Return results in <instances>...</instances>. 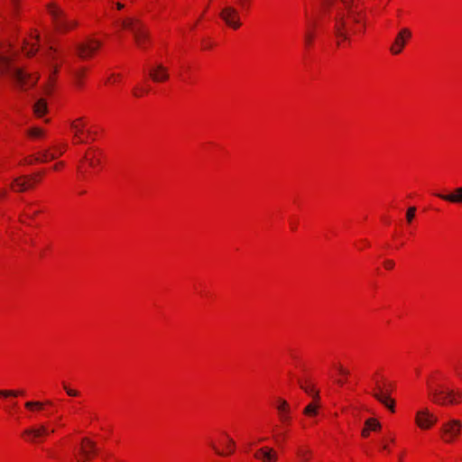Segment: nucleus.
<instances>
[{
	"label": "nucleus",
	"instance_id": "nucleus-24",
	"mask_svg": "<svg viewBox=\"0 0 462 462\" xmlns=\"http://www.w3.org/2000/svg\"><path fill=\"white\" fill-rule=\"evenodd\" d=\"M318 402H311L309 405H307L303 411V413L307 416H315L318 414V409L319 405L317 403Z\"/></svg>",
	"mask_w": 462,
	"mask_h": 462
},
{
	"label": "nucleus",
	"instance_id": "nucleus-39",
	"mask_svg": "<svg viewBox=\"0 0 462 462\" xmlns=\"http://www.w3.org/2000/svg\"><path fill=\"white\" fill-rule=\"evenodd\" d=\"M89 165L94 167L96 164L99 163V160L88 159Z\"/></svg>",
	"mask_w": 462,
	"mask_h": 462
},
{
	"label": "nucleus",
	"instance_id": "nucleus-41",
	"mask_svg": "<svg viewBox=\"0 0 462 462\" xmlns=\"http://www.w3.org/2000/svg\"><path fill=\"white\" fill-rule=\"evenodd\" d=\"M363 437H367L369 435V430L365 427L362 431Z\"/></svg>",
	"mask_w": 462,
	"mask_h": 462
},
{
	"label": "nucleus",
	"instance_id": "nucleus-10",
	"mask_svg": "<svg viewBox=\"0 0 462 462\" xmlns=\"http://www.w3.org/2000/svg\"><path fill=\"white\" fill-rule=\"evenodd\" d=\"M100 46V42L90 39L86 43L77 44L76 49L79 56L82 59H85L91 56Z\"/></svg>",
	"mask_w": 462,
	"mask_h": 462
},
{
	"label": "nucleus",
	"instance_id": "nucleus-17",
	"mask_svg": "<svg viewBox=\"0 0 462 462\" xmlns=\"http://www.w3.org/2000/svg\"><path fill=\"white\" fill-rule=\"evenodd\" d=\"M439 199L450 203L462 204V186L456 188L449 194H436Z\"/></svg>",
	"mask_w": 462,
	"mask_h": 462
},
{
	"label": "nucleus",
	"instance_id": "nucleus-27",
	"mask_svg": "<svg viewBox=\"0 0 462 462\" xmlns=\"http://www.w3.org/2000/svg\"><path fill=\"white\" fill-rule=\"evenodd\" d=\"M37 51H38V48L36 47V45L34 43L26 42V45L23 46V51L28 56L33 55L34 53H36Z\"/></svg>",
	"mask_w": 462,
	"mask_h": 462
},
{
	"label": "nucleus",
	"instance_id": "nucleus-8",
	"mask_svg": "<svg viewBox=\"0 0 462 462\" xmlns=\"http://www.w3.org/2000/svg\"><path fill=\"white\" fill-rule=\"evenodd\" d=\"M461 422L452 420L442 426V438L446 442H451L460 432Z\"/></svg>",
	"mask_w": 462,
	"mask_h": 462
},
{
	"label": "nucleus",
	"instance_id": "nucleus-18",
	"mask_svg": "<svg viewBox=\"0 0 462 462\" xmlns=\"http://www.w3.org/2000/svg\"><path fill=\"white\" fill-rule=\"evenodd\" d=\"M23 434L26 436L28 438L27 440L32 443H35L43 436L38 426L26 429Z\"/></svg>",
	"mask_w": 462,
	"mask_h": 462
},
{
	"label": "nucleus",
	"instance_id": "nucleus-5",
	"mask_svg": "<svg viewBox=\"0 0 462 462\" xmlns=\"http://www.w3.org/2000/svg\"><path fill=\"white\" fill-rule=\"evenodd\" d=\"M49 13L53 19L56 29L60 32H67L77 25L76 21L69 20L63 11L55 5L49 6Z\"/></svg>",
	"mask_w": 462,
	"mask_h": 462
},
{
	"label": "nucleus",
	"instance_id": "nucleus-38",
	"mask_svg": "<svg viewBox=\"0 0 462 462\" xmlns=\"http://www.w3.org/2000/svg\"><path fill=\"white\" fill-rule=\"evenodd\" d=\"M338 371H339V373H341L342 374H345V375H347L349 374V372L347 370H346L345 368H343L341 365L338 366Z\"/></svg>",
	"mask_w": 462,
	"mask_h": 462
},
{
	"label": "nucleus",
	"instance_id": "nucleus-1",
	"mask_svg": "<svg viewBox=\"0 0 462 462\" xmlns=\"http://www.w3.org/2000/svg\"><path fill=\"white\" fill-rule=\"evenodd\" d=\"M325 7L334 21V32L338 39L337 44L349 41L354 32L352 23H360L364 20L362 10L354 0H323Z\"/></svg>",
	"mask_w": 462,
	"mask_h": 462
},
{
	"label": "nucleus",
	"instance_id": "nucleus-32",
	"mask_svg": "<svg viewBox=\"0 0 462 462\" xmlns=\"http://www.w3.org/2000/svg\"><path fill=\"white\" fill-rule=\"evenodd\" d=\"M314 34L310 31H307L305 33V43L310 45L312 42Z\"/></svg>",
	"mask_w": 462,
	"mask_h": 462
},
{
	"label": "nucleus",
	"instance_id": "nucleus-36",
	"mask_svg": "<svg viewBox=\"0 0 462 462\" xmlns=\"http://www.w3.org/2000/svg\"><path fill=\"white\" fill-rule=\"evenodd\" d=\"M384 266L387 269H392L394 266V263L392 260H387L384 262Z\"/></svg>",
	"mask_w": 462,
	"mask_h": 462
},
{
	"label": "nucleus",
	"instance_id": "nucleus-28",
	"mask_svg": "<svg viewBox=\"0 0 462 462\" xmlns=\"http://www.w3.org/2000/svg\"><path fill=\"white\" fill-rule=\"evenodd\" d=\"M28 134L32 138H41L44 134L42 129L39 127H32L28 131Z\"/></svg>",
	"mask_w": 462,
	"mask_h": 462
},
{
	"label": "nucleus",
	"instance_id": "nucleus-4",
	"mask_svg": "<svg viewBox=\"0 0 462 462\" xmlns=\"http://www.w3.org/2000/svg\"><path fill=\"white\" fill-rule=\"evenodd\" d=\"M123 28L130 31L138 47L144 48L148 41L147 32L143 23L136 18L127 17L121 22Z\"/></svg>",
	"mask_w": 462,
	"mask_h": 462
},
{
	"label": "nucleus",
	"instance_id": "nucleus-7",
	"mask_svg": "<svg viewBox=\"0 0 462 462\" xmlns=\"http://www.w3.org/2000/svg\"><path fill=\"white\" fill-rule=\"evenodd\" d=\"M220 17L233 29H238L241 26L238 11L232 6L224 7L220 12Z\"/></svg>",
	"mask_w": 462,
	"mask_h": 462
},
{
	"label": "nucleus",
	"instance_id": "nucleus-48",
	"mask_svg": "<svg viewBox=\"0 0 462 462\" xmlns=\"http://www.w3.org/2000/svg\"><path fill=\"white\" fill-rule=\"evenodd\" d=\"M339 385H342L344 383V381L343 380H337V382Z\"/></svg>",
	"mask_w": 462,
	"mask_h": 462
},
{
	"label": "nucleus",
	"instance_id": "nucleus-50",
	"mask_svg": "<svg viewBox=\"0 0 462 462\" xmlns=\"http://www.w3.org/2000/svg\"><path fill=\"white\" fill-rule=\"evenodd\" d=\"M11 2L14 5L16 3V0H11Z\"/></svg>",
	"mask_w": 462,
	"mask_h": 462
},
{
	"label": "nucleus",
	"instance_id": "nucleus-11",
	"mask_svg": "<svg viewBox=\"0 0 462 462\" xmlns=\"http://www.w3.org/2000/svg\"><path fill=\"white\" fill-rule=\"evenodd\" d=\"M372 395L390 411H395V401L391 398L389 393H383L380 386H376V391L373 392Z\"/></svg>",
	"mask_w": 462,
	"mask_h": 462
},
{
	"label": "nucleus",
	"instance_id": "nucleus-49",
	"mask_svg": "<svg viewBox=\"0 0 462 462\" xmlns=\"http://www.w3.org/2000/svg\"><path fill=\"white\" fill-rule=\"evenodd\" d=\"M52 69H53V72H54V73H57V71H58V68H57V67H53Z\"/></svg>",
	"mask_w": 462,
	"mask_h": 462
},
{
	"label": "nucleus",
	"instance_id": "nucleus-12",
	"mask_svg": "<svg viewBox=\"0 0 462 462\" xmlns=\"http://www.w3.org/2000/svg\"><path fill=\"white\" fill-rule=\"evenodd\" d=\"M82 445L80 448V455L81 457L79 459V462H86L87 460L90 459L92 457V455L97 452V446L96 443L88 439L84 438L82 439Z\"/></svg>",
	"mask_w": 462,
	"mask_h": 462
},
{
	"label": "nucleus",
	"instance_id": "nucleus-13",
	"mask_svg": "<svg viewBox=\"0 0 462 462\" xmlns=\"http://www.w3.org/2000/svg\"><path fill=\"white\" fill-rule=\"evenodd\" d=\"M149 76L154 82L166 81L170 77L168 69L161 63L156 64L149 69Z\"/></svg>",
	"mask_w": 462,
	"mask_h": 462
},
{
	"label": "nucleus",
	"instance_id": "nucleus-26",
	"mask_svg": "<svg viewBox=\"0 0 462 462\" xmlns=\"http://www.w3.org/2000/svg\"><path fill=\"white\" fill-rule=\"evenodd\" d=\"M20 394H23V391H13V390H0V396L1 397H16Z\"/></svg>",
	"mask_w": 462,
	"mask_h": 462
},
{
	"label": "nucleus",
	"instance_id": "nucleus-2",
	"mask_svg": "<svg viewBox=\"0 0 462 462\" xmlns=\"http://www.w3.org/2000/svg\"><path fill=\"white\" fill-rule=\"evenodd\" d=\"M0 73L9 74L21 89L34 86L38 80V76H32L19 68L14 67L3 47H0Z\"/></svg>",
	"mask_w": 462,
	"mask_h": 462
},
{
	"label": "nucleus",
	"instance_id": "nucleus-45",
	"mask_svg": "<svg viewBox=\"0 0 462 462\" xmlns=\"http://www.w3.org/2000/svg\"><path fill=\"white\" fill-rule=\"evenodd\" d=\"M61 165H62V163H61V162H59V163H57V164L54 166V169H55V170H58V169L60 168V166H61Z\"/></svg>",
	"mask_w": 462,
	"mask_h": 462
},
{
	"label": "nucleus",
	"instance_id": "nucleus-30",
	"mask_svg": "<svg viewBox=\"0 0 462 462\" xmlns=\"http://www.w3.org/2000/svg\"><path fill=\"white\" fill-rule=\"evenodd\" d=\"M73 77L77 82L78 85L81 84V79L84 76V71L82 69L75 70L72 72Z\"/></svg>",
	"mask_w": 462,
	"mask_h": 462
},
{
	"label": "nucleus",
	"instance_id": "nucleus-29",
	"mask_svg": "<svg viewBox=\"0 0 462 462\" xmlns=\"http://www.w3.org/2000/svg\"><path fill=\"white\" fill-rule=\"evenodd\" d=\"M415 213H416V208L415 207H410L407 210V213H406V219H407V222L408 223H411L414 217H415Z\"/></svg>",
	"mask_w": 462,
	"mask_h": 462
},
{
	"label": "nucleus",
	"instance_id": "nucleus-37",
	"mask_svg": "<svg viewBox=\"0 0 462 462\" xmlns=\"http://www.w3.org/2000/svg\"><path fill=\"white\" fill-rule=\"evenodd\" d=\"M52 51H53L54 52H56V51H56V50H54L52 47H50V51H49V52H48L47 54L45 53V57L47 56V58H49V59H54V55H53V53L51 52Z\"/></svg>",
	"mask_w": 462,
	"mask_h": 462
},
{
	"label": "nucleus",
	"instance_id": "nucleus-21",
	"mask_svg": "<svg viewBox=\"0 0 462 462\" xmlns=\"http://www.w3.org/2000/svg\"><path fill=\"white\" fill-rule=\"evenodd\" d=\"M298 462H311L312 452L309 448L300 447L297 449Z\"/></svg>",
	"mask_w": 462,
	"mask_h": 462
},
{
	"label": "nucleus",
	"instance_id": "nucleus-22",
	"mask_svg": "<svg viewBox=\"0 0 462 462\" xmlns=\"http://www.w3.org/2000/svg\"><path fill=\"white\" fill-rule=\"evenodd\" d=\"M34 157V161L36 162H45L49 160H54L56 155L54 153H51L49 150H43L36 154Z\"/></svg>",
	"mask_w": 462,
	"mask_h": 462
},
{
	"label": "nucleus",
	"instance_id": "nucleus-40",
	"mask_svg": "<svg viewBox=\"0 0 462 462\" xmlns=\"http://www.w3.org/2000/svg\"><path fill=\"white\" fill-rule=\"evenodd\" d=\"M35 156H37V155H36V154L32 155V156H31V159L26 160V163H28V164H32V162H35V161H34V157H35Z\"/></svg>",
	"mask_w": 462,
	"mask_h": 462
},
{
	"label": "nucleus",
	"instance_id": "nucleus-33",
	"mask_svg": "<svg viewBox=\"0 0 462 462\" xmlns=\"http://www.w3.org/2000/svg\"><path fill=\"white\" fill-rule=\"evenodd\" d=\"M63 387L69 396L74 397L79 395L78 391L69 388L66 384H63Z\"/></svg>",
	"mask_w": 462,
	"mask_h": 462
},
{
	"label": "nucleus",
	"instance_id": "nucleus-44",
	"mask_svg": "<svg viewBox=\"0 0 462 462\" xmlns=\"http://www.w3.org/2000/svg\"><path fill=\"white\" fill-rule=\"evenodd\" d=\"M5 195H6V191L5 190H1L0 191V198H4Z\"/></svg>",
	"mask_w": 462,
	"mask_h": 462
},
{
	"label": "nucleus",
	"instance_id": "nucleus-42",
	"mask_svg": "<svg viewBox=\"0 0 462 462\" xmlns=\"http://www.w3.org/2000/svg\"><path fill=\"white\" fill-rule=\"evenodd\" d=\"M211 446H212L213 449H214V450H215L218 455H221V456H223V455H224V453L220 452V451L217 448V447H216L214 444H211Z\"/></svg>",
	"mask_w": 462,
	"mask_h": 462
},
{
	"label": "nucleus",
	"instance_id": "nucleus-25",
	"mask_svg": "<svg viewBox=\"0 0 462 462\" xmlns=\"http://www.w3.org/2000/svg\"><path fill=\"white\" fill-rule=\"evenodd\" d=\"M365 427L369 430L375 431L381 429V424L375 419L371 418L365 421Z\"/></svg>",
	"mask_w": 462,
	"mask_h": 462
},
{
	"label": "nucleus",
	"instance_id": "nucleus-43",
	"mask_svg": "<svg viewBox=\"0 0 462 462\" xmlns=\"http://www.w3.org/2000/svg\"><path fill=\"white\" fill-rule=\"evenodd\" d=\"M461 368H462V365H461ZM456 370L457 372V374L462 377V374H461V371H460V366H456Z\"/></svg>",
	"mask_w": 462,
	"mask_h": 462
},
{
	"label": "nucleus",
	"instance_id": "nucleus-47",
	"mask_svg": "<svg viewBox=\"0 0 462 462\" xmlns=\"http://www.w3.org/2000/svg\"><path fill=\"white\" fill-rule=\"evenodd\" d=\"M37 214H38V211H35V212H33V214H32V216H29V215H28L27 217H28L29 218H32V217H33L35 215H37Z\"/></svg>",
	"mask_w": 462,
	"mask_h": 462
},
{
	"label": "nucleus",
	"instance_id": "nucleus-35",
	"mask_svg": "<svg viewBox=\"0 0 462 462\" xmlns=\"http://www.w3.org/2000/svg\"><path fill=\"white\" fill-rule=\"evenodd\" d=\"M38 427H39V429H40V430H41L42 435H47L49 432H51V433L54 432V430H51V431H49L47 426H45L44 424H41Z\"/></svg>",
	"mask_w": 462,
	"mask_h": 462
},
{
	"label": "nucleus",
	"instance_id": "nucleus-23",
	"mask_svg": "<svg viewBox=\"0 0 462 462\" xmlns=\"http://www.w3.org/2000/svg\"><path fill=\"white\" fill-rule=\"evenodd\" d=\"M300 388L309 395H310L315 402H318L319 400V391H316L313 386L310 385H305L303 383H300Z\"/></svg>",
	"mask_w": 462,
	"mask_h": 462
},
{
	"label": "nucleus",
	"instance_id": "nucleus-15",
	"mask_svg": "<svg viewBox=\"0 0 462 462\" xmlns=\"http://www.w3.org/2000/svg\"><path fill=\"white\" fill-rule=\"evenodd\" d=\"M276 409L278 411L280 420L284 423H288L291 420V410L288 402L285 400L278 399Z\"/></svg>",
	"mask_w": 462,
	"mask_h": 462
},
{
	"label": "nucleus",
	"instance_id": "nucleus-3",
	"mask_svg": "<svg viewBox=\"0 0 462 462\" xmlns=\"http://www.w3.org/2000/svg\"><path fill=\"white\" fill-rule=\"evenodd\" d=\"M428 389L432 402L439 405L457 403V399H462V393L444 389L440 385H434L431 382H428Z\"/></svg>",
	"mask_w": 462,
	"mask_h": 462
},
{
	"label": "nucleus",
	"instance_id": "nucleus-46",
	"mask_svg": "<svg viewBox=\"0 0 462 462\" xmlns=\"http://www.w3.org/2000/svg\"><path fill=\"white\" fill-rule=\"evenodd\" d=\"M116 6L118 9H122L124 7V5L121 3H117Z\"/></svg>",
	"mask_w": 462,
	"mask_h": 462
},
{
	"label": "nucleus",
	"instance_id": "nucleus-6",
	"mask_svg": "<svg viewBox=\"0 0 462 462\" xmlns=\"http://www.w3.org/2000/svg\"><path fill=\"white\" fill-rule=\"evenodd\" d=\"M411 32L409 28H402L397 33L393 44L390 47V51L393 55L400 54L404 49L408 40L411 38Z\"/></svg>",
	"mask_w": 462,
	"mask_h": 462
},
{
	"label": "nucleus",
	"instance_id": "nucleus-34",
	"mask_svg": "<svg viewBox=\"0 0 462 462\" xmlns=\"http://www.w3.org/2000/svg\"><path fill=\"white\" fill-rule=\"evenodd\" d=\"M226 440H227V448H229V453H233L234 451V446H235V442L234 440L226 435Z\"/></svg>",
	"mask_w": 462,
	"mask_h": 462
},
{
	"label": "nucleus",
	"instance_id": "nucleus-9",
	"mask_svg": "<svg viewBox=\"0 0 462 462\" xmlns=\"http://www.w3.org/2000/svg\"><path fill=\"white\" fill-rule=\"evenodd\" d=\"M438 419L428 409H423L416 413L415 421L420 429H429L437 422Z\"/></svg>",
	"mask_w": 462,
	"mask_h": 462
},
{
	"label": "nucleus",
	"instance_id": "nucleus-19",
	"mask_svg": "<svg viewBox=\"0 0 462 462\" xmlns=\"http://www.w3.org/2000/svg\"><path fill=\"white\" fill-rule=\"evenodd\" d=\"M47 103L43 98L38 99L33 105V112L36 116L41 117L47 113Z\"/></svg>",
	"mask_w": 462,
	"mask_h": 462
},
{
	"label": "nucleus",
	"instance_id": "nucleus-20",
	"mask_svg": "<svg viewBox=\"0 0 462 462\" xmlns=\"http://www.w3.org/2000/svg\"><path fill=\"white\" fill-rule=\"evenodd\" d=\"M71 129L74 131V135L79 139V143H84L85 141L79 137L84 128L83 119L78 118L70 124Z\"/></svg>",
	"mask_w": 462,
	"mask_h": 462
},
{
	"label": "nucleus",
	"instance_id": "nucleus-14",
	"mask_svg": "<svg viewBox=\"0 0 462 462\" xmlns=\"http://www.w3.org/2000/svg\"><path fill=\"white\" fill-rule=\"evenodd\" d=\"M254 457L262 460L263 462H275L278 456L273 448L263 447L255 452Z\"/></svg>",
	"mask_w": 462,
	"mask_h": 462
},
{
	"label": "nucleus",
	"instance_id": "nucleus-31",
	"mask_svg": "<svg viewBox=\"0 0 462 462\" xmlns=\"http://www.w3.org/2000/svg\"><path fill=\"white\" fill-rule=\"evenodd\" d=\"M25 407L27 409H32V408L42 409L43 407V402H25Z\"/></svg>",
	"mask_w": 462,
	"mask_h": 462
},
{
	"label": "nucleus",
	"instance_id": "nucleus-16",
	"mask_svg": "<svg viewBox=\"0 0 462 462\" xmlns=\"http://www.w3.org/2000/svg\"><path fill=\"white\" fill-rule=\"evenodd\" d=\"M28 176L19 177L14 180L12 188L14 191L23 192L28 189L33 187V183H30V180Z\"/></svg>",
	"mask_w": 462,
	"mask_h": 462
}]
</instances>
